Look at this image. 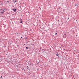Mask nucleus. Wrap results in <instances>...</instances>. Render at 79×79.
<instances>
[{
  "label": "nucleus",
  "instance_id": "39448f33",
  "mask_svg": "<svg viewBox=\"0 0 79 79\" xmlns=\"http://www.w3.org/2000/svg\"><path fill=\"white\" fill-rule=\"evenodd\" d=\"M57 34V33H55V35H56Z\"/></svg>",
  "mask_w": 79,
  "mask_h": 79
},
{
  "label": "nucleus",
  "instance_id": "7ed1b4c3",
  "mask_svg": "<svg viewBox=\"0 0 79 79\" xmlns=\"http://www.w3.org/2000/svg\"><path fill=\"white\" fill-rule=\"evenodd\" d=\"M56 56H58V54H56Z\"/></svg>",
  "mask_w": 79,
  "mask_h": 79
},
{
  "label": "nucleus",
  "instance_id": "6e6552de",
  "mask_svg": "<svg viewBox=\"0 0 79 79\" xmlns=\"http://www.w3.org/2000/svg\"><path fill=\"white\" fill-rule=\"evenodd\" d=\"M21 38H23V37H21Z\"/></svg>",
  "mask_w": 79,
  "mask_h": 79
},
{
  "label": "nucleus",
  "instance_id": "f03ea898",
  "mask_svg": "<svg viewBox=\"0 0 79 79\" xmlns=\"http://www.w3.org/2000/svg\"><path fill=\"white\" fill-rule=\"evenodd\" d=\"M12 10H13V11H14L15 12H16V9H12Z\"/></svg>",
  "mask_w": 79,
  "mask_h": 79
},
{
  "label": "nucleus",
  "instance_id": "423d86ee",
  "mask_svg": "<svg viewBox=\"0 0 79 79\" xmlns=\"http://www.w3.org/2000/svg\"><path fill=\"white\" fill-rule=\"evenodd\" d=\"M27 48H28V47H26V49Z\"/></svg>",
  "mask_w": 79,
  "mask_h": 79
},
{
  "label": "nucleus",
  "instance_id": "f257e3e1",
  "mask_svg": "<svg viewBox=\"0 0 79 79\" xmlns=\"http://www.w3.org/2000/svg\"><path fill=\"white\" fill-rule=\"evenodd\" d=\"M5 10H6V9H2L3 11L2 12H1V13H3L5 12Z\"/></svg>",
  "mask_w": 79,
  "mask_h": 79
},
{
  "label": "nucleus",
  "instance_id": "20e7f679",
  "mask_svg": "<svg viewBox=\"0 0 79 79\" xmlns=\"http://www.w3.org/2000/svg\"><path fill=\"white\" fill-rule=\"evenodd\" d=\"M22 22H22V21H21V22H20V23H22Z\"/></svg>",
  "mask_w": 79,
  "mask_h": 79
},
{
  "label": "nucleus",
  "instance_id": "1a4fd4ad",
  "mask_svg": "<svg viewBox=\"0 0 79 79\" xmlns=\"http://www.w3.org/2000/svg\"><path fill=\"white\" fill-rule=\"evenodd\" d=\"M75 6H76V5Z\"/></svg>",
  "mask_w": 79,
  "mask_h": 79
},
{
  "label": "nucleus",
  "instance_id": "0eeeda50",
  "mask_svg": "<svg viewBox=\"0 0 79 79\" xmlns=\"http://www.w3.org/2000/svg\"><path fill=\"white\" fill-rule=\"evenodd\" d=\"M1 77L2 78V76H1Z\"/></svg>",
  "mask_w": 79,
  "mask_h": 79
}]
</instances>
